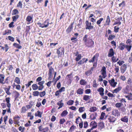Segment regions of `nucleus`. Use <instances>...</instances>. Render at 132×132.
Wrapping results in <instances>:
<instances>
[{"label": "nucleus", "mask_w": 132, "mask_h": 132, "mask_svg": "<svg viewBox=\"0 0 132 132\" xmlns=\"http://www.w3.org/2000/svg\"><path fill=\"white\" fill-rule=\"evenodd\" d=\"M53 61L48 63L47 65V67L48 69V79L51 80L53 77L52 73L54 71L53 67L51 66L53 64Z\"/></svg>", "instance_id": "obj_1"}, {"label": "nucleus", "mask_w": 132, "mask_h": 132, "mask_svg": "<svg viewBox=\"0 0 132 132\" xmlns=\"http://www.w3.org/2000/svg\"><path fill=\"white\" fill-rule=\"evenodd\" d=\"M99 55L98 53H96L91 59L89 60V63H93V66L94 67H97Z\"/></svg>", "instance_id": "obj_2"}, {"label": "nucleus", "mask_w": 132, "mask_h": 132, "mask_svg": "<svg viewBox=\"0 0 132 132\" xmlns=\"http://www.w3.org/2000/svg\"><path fill=\"white\" fill-rule=\"evenodd\" d=\"M101 71V74L102 75V76L101 75H100L99 77V78L98 79V81L100 82L103 81V78H105L107 76L106 69L105 66H103L102 67Z\"/></svg>", "instance_id": "obj_3"}, {"label": "nucleus", "mask_w": 132, "mask_h": 132, "mask_svg": "<svg viewBox=\"0 0 132 132\" xmlns=\"http://www.w3.org/2000/svg\"><path fill=\"white\" fill-rule=\"evenodd\" d=\"M5 76L4 74L2 73L0 74V84L2 85L5 84H8L9 83V77L6 78L5 80Z\"/></svg>", "instance_id": "obj_4"}, {"label": "nucleus", "mask_w": 132, "mask_h": 132, "mask_svg": "<svg viewBox=\"0 0 132 132\" xmlns=\"http://www.w3.org/2000/svg\"><path fill=\"white\" fill-rule=\"evenodd\" d=\"M56 53L58 58L61 57L63 55L64 52V48L63 47H60L57 48Z\"/></svg>", "instance_id": "obj_5"}, {"label": "nucleus", "mask_w": 132, "mask_h": 132, "mask_svg": "<svg viewBox=\"0 0 132 132\" xmlns=\"http://www.w3.org/2000/svg\"><path fill=\"white\" fill-rule=\"evenodd\" d=\"M49 20L50 19H47L42 23L40 22H38L37 23V24L40 27L42 28H46L48 27L49 24Z\"/></svg>", "instance_id": "obj_6"}, {"label": "nucleus", "mask_w": 132, "mask_h": 132, "mask_svg": "<svg viewBox=\"0 0 132 132\" xmlns=\"http://www.w3.org/2000/svg\"><path fill=\"white\" fill-rule=\"evenodd\" d=\"M131 40L129 39H127L126 41V45H125V48L129 52L131 50L132 47V42Z\"/></svg>", "instance_id": "obj_7"}, {"label": "nucleus", "mask_w": 132, "mask_h": 132, "mask_svg": "<svg viewBox=\"0 0 132 132\" xmlns=\"http://www.w3.org/2000/svg\"><path fill=\"white\" fill-rule=\"evenodd\" d=\"M94 44V42L92 39H89L85 43V45L88 47L91 48L93 47Z\"/></svg>", "instance_id": "obj_8"}, {"label": "nucleus", "mask_w": 132, "mask_h": 132, "mask_svg": "<svg viewBox=\"0 0 132 132\" xmlns=\"http://www.w3.org/2000/svg\"><path fill=\"white\" fill-rule=\"evenodd\" d=\"M94 28V26L92 25L91 23L89 22L88 20L85 21V29H88L89 30H92Z\"/></svg>", "instance_id": "obj_9"}, {"label": "nucleus", "mask_w": 132, "mask_h": 132, "mask_svg": "<svg viewBox=\"0 0 132 132\" xmlns=\"http://www.w3.org/2000/svg\"><path fill=\"white\" fill-rule=\"evenodd\" d=\"M21 116L20 117L18 115H17L16 116L14 117L13 119L14 124H16L19 126L20 125L19 124L20 122L19 120L21 119Z\"/></svg>", "instance_id": "obj_10"}, {"label": "nucleus", "mask_w": 132, "mask_h": 132, "mask_svg": "<svg viewBox=\"0 0 132 132\" xmlns=\"http://www.w3.org/2000/svg\"><path fill=\"white\" fill-rule=\"evenodd\" d=\"M107 117L108 120L110 123H113L116 120V118L112 116L109 115Z\"/></svg>", "instance_id": "obj_11"}, {"label": "nucleus", "mask_w": 132, "mask_h": 132, "mask_svg": "<svg viewBox=\"0 0 132 132\" xmlns=\"http://www.w3.org/2000/svg\"><path fill=\"white\" fill-rule=\"evenodd\" d=\"M108 82L113 87H115L117 84L116 82H115V80L114 78L111 79V80H108Z\"/></svg>", "instance_id": "obj_12"}, {"label": "nucleus", "mask_w": 132, "mask_h": 132, "mask_svg": "<svg viewBox=\"0 0 132 132\" xmlns=\"http://www.w3.org/2000/svg\"><path fill=\"white\" fill-rule=\"evenodd\" d=\"M95 68V67L93 66L91 68L90 70H88L85 72V75L87 76H88L91 75L92 73V72L93 71L94 69Z\"/></svg>", "instance_id": "obj_13"}, {"label": "nucleus", "mask_w": 132, "mask_h": 132, "mask_svg": "<svg viewBox=\"0 0 132 132\" xmlns=\"http://www.w3.org/2000/svg\"><path fill=\"white\" fill-rule=\"evenodd\" d=\"M112 114L115 117H118L120 115V113L118 110L116 109H113L112 111Z\"/></svg>", "instance_id": "obj_14"}, {"label": "nucleus", "mask_w": 132, "mask_h": 132, "mask_svg": "<svg viewBox=\"0 0 132 132\" xmlns=\"http://www.w3.org/2000/svg\"><path fill=\"white\" fill-rule=\"evenodd\" d=\"M74 23V22L71 23L70 25L69 26L68 28L66 29V32L68 34L70 33L72 30Z\"/></svg>", "instance_id": "obj_15"}, {"label": "nucleus", "mask_w": 132, "mask_h": 132, "mask_svg": "<svg viewBox=\"0 0 132 132\" xmlns=\"http://www.w3.org/2000/svg\"><path fill=\"white\" fill-rule=\"evenodd\" d=\"M97 125L96 122L94 121H92L90 122L89 124V126L93 129L96 128L97 127Z\"/></svg>", "instance_id": "obj_16"}, {"label": "nucleus", "mask_w": 132, "mask_h": 132, "mask_svg": "<svg viewBox=\"0 0 132 132\" xmlns=\"http://www.w3.org/2000/svg\"><path fill=\"white\" fill-rule=\"evenodd\" d=\"M127 65L125 64H123L120 68V70L122 73L123 74L126 70L127 69Z\"/></svg>", "instance_id": "obj_17"}, {"label": "nucleus", "mask_w": 132, "mask_h": 132, "mask_svg": "<svg viewBox=\"0 0 132 132\" xmlns=\"http://www.w3.org/2000/svg\"><path fill=\"white\" fill-rule=\"evenodd\" d=\"M88 61V59L85 58H83L81 60H80L78 63V66L83 64L85 63H86Z\"/></svg>", "instance_id": "obj_18"}, {"label": "nucleus", "mask_w": 132, "mask_h": 132, "mask_svg": "<svg viewBox=\"0 0 132 132\" xmlns=\"http://www.w3.org/2000/svg\"><path fill=\"white\" fill-rule=\"evenodd\" d=\"M114 52L112 48H110L108 52V56L109 57H111L113 56L114 54Z\"/></svg>", "instance_id": "obj_19"}, {"label": "nucleus", "mask_w": 132, "mask_h": 132, "mask_svg": "<svg viewBox=\"0 0 132 132\" xmlns=\"http://www.w3.org/2000/svg\"><path fill=\"white\" fill-rule=\"evenodd\" d=\"M111 22V20L110 16L108 15L107 16L106 20L104 26H109Z\"/></svg>", "instance_id": "obj_20"}, {"label": "nucleus", "mask_w": 132, "mask_h": 132, "mask_svg": "<svg viewBox=\"0 0 132 132\" xmlns=\"http://www.w3.org/2000/svg\"><path fill=\"white\" fill-rule=\"evenodd\" d=\"M125 45L124 43L121 42L119 44L118 48L120 50H123L125 48Z\"/></svg>", "instance_id": "obj_21"}, {"label": "nucleus", "mask_w": 132, "mask_h": 132, "mask_svg": "<svg viewBox=\"0 0 132 132\" xmlns=\"http://www.w3.org/2000/svg\"><path fill=\"white\" fill-rule=\"evenodd\" d=\"M122 18L121 17L117 18L116 19V21L114 23L113 25H116L117 24L119 25H120L121 24V20H122Z\"/></svg>", "instance_id": "obj_22"}, {"label": "nucleus", "mask_w": 132, "mask_h": 132, "mask_svg": "<svg viewBox=\"0 0 132 132\" xmlns=\"http://www.w3.org/2000/svg\"><path fill=\"white\" fill-rule=\"evenodd\" d=\"M97 91L99 92V94L100 95L102 96H104V89L102 87H101L99 88L97 90Z\"/></svg>", "instance_id": "obj_23"}, {"label": "nucleus", "mask_w": 132, "mask_h": 132, "mask_svg": "<svg viewBox=\"0 0 132 132\" xmlns=\"http://www.w3.org/2000/svg\"><path fill=\"white\" fill-rule=\"evenodd\" d=\"M122 87L119 86V84L118 87L114 89L112 91L113 93H118L122 89Z\"/></svg>", "instance_id": "obj_24"}, {"label": "nucleus", "mask_w": 132, "mask_h": 132, "mask_svg": "<svg viewBox=\"0 0 132 132\" xmlns=\"http://www.w3.org/2000/svg\"><path fill=\"white\" fill-rule=\"evenodd\" d=\"M63 101L62 100H61L58 102L57 103V105L59 106L57 109H59L61 108L63 106H64V104L63 102Z\"/></svg>", "instance_id": "obj_25"}, {"label": "nucleus", "mask_w": 132, "mask_h": 132, "mask_svg": "<svg viewBox=\"0 0 132 132\" xmlns=\"http://www.w3.org/2000/svg\"><path fill=\"white\" fill-rule=\"evenodd\" d=\"M12 31L11 30L7 29L5 30L4 31L3 33V35H8L10 34H11Z\"/></svg>", "instance_id": "obj_26"}, {"label": "nucleus", "mask_w": 132, "mask_h": 132, "mask_svg": "<svg viewBox=\"0 0 132 132\" xmlns=\"http://www.w3.org/2000/svg\"><path fill=\"white\" fill-rule=\"evenodd\" d=\"M39 131L41 132H46L47 131L48 129L47 127H46L44 128H43L42 126H40L38 127Z\"/></svg>", "instance_id": "obj_27"}, {"label": "nucleus", "mask_w": 132, "mask_h": 132, "mask_svg": "<svg viewBox=\"0 0 132 132\" xmlns=\"http://www.w3.org/2000/svg\"><path fill=\"white\" fill-rule=\"evenodd\" d=\"M72 73H71L70 74L66 76V78L69 82L71 83L72 78Z\"/></svg>", "instance_id": "obj_28"}, {"label": "nucleus", "mask_w": 132, "mask_h": 132, "mask_svg": "<svg viewBox=\"0 0 132 132\" xmlns=\"http://www.w3.org/2000/svg\"><path fill=\"white\" fill-rule=\"evenodd\" d=\"M11 87V86H8V87H5L4 88L6 93L8 95H10L11 94V93L10 92Z\"/></svg>", "instance_id": "obj_29"}, {"label": "nucleus", "mask_w": 132, "mask_h": 132, "mask_svg": "<svg viewBox=\"0 0 132 132\" xmlns=\"http://www.w3.org/2000/svg\"><path fill=\"white\" fill-rule=\"evenodd\" d=\"M97 115V114L96 113L95 114H92L90 116L89 119L91 120H94L96 119Z\"/></svg>", "instance_id": "obj_30"}, {"label": "nucleus", "mask_w": 132, "mask_h": 132, "mask_svg": "<svg viewBox=\"0 0 132 132\" xmlns=\"http://www.w3.org/2000/svg\"><path fill=\"white\" fill-rule=\"evenodd\" d=\"M10 97H6L5 98V101L6 102V105L7 107H10L11 106V104L10 103Z\"/></svg>", "instance_id": "obj_31"}, {"label": "nucleus", "mask_w": 132, "mask_h": 132, "mask_svg": "<svg viewBox=\"0 0 132 132\" xmlns=\"http://www.w3.org/2000/svg\"><path fill=\"white\" fill-rule=\"evenodd\" d=\"M84 89H81V88H79L76 91V93L77 94L81 95L83 93Z\"/></svg>", "instance_id": "obj_32"}, {"label": "nucleus", "mask_w": 132, "mask_h": 132, "mask_svg": "<svg viewBox=\"0 0 132 132\" xmlns=\"http://www.w3.org/2000/svg\"><path fill=\"white\" fill-rule=\"evenodd\" d=\"M20 17L19 15H16L13 16L12 17L13 21L16 22L17 19H18Z\"/></svg>", "instance_id": "obj_33"}, {"label": "nucleus", "mask_w": 132, "mask_h": 132, "mask_svg": "<svg viewBox=\"0 0 132 132\" xmlns=\"http://www.w3.org/2000/svg\"><path fill=\"white\" fill-rule=\"evenodd\" d=\"M120 120L122 122L127 123L128 122V117L127 116H124L123 117L121 118Z\"/></svg>", "instance_id": "obj_34"}, {"label": "nucleus", "mask_w": 132, "mask_h": 132, "mask_svg": "<svg viewBox=\"0 0 132 132\" xmlns=\"http://www.w3.org/2000/svg\"><path fill=\"white\" fill-rule=\"evenodd\" d=\"M19 13V11L16 9H14L12 11V15H18Z\"/></svg>", "instance_id": "obj_35"}, {"label": "nucleus", "mask_w": 132, "mask_h": 132, "mask_svg": "<svg viewBox=\"0 0 132 132\" xmlns=\"http://www.w3.org/2000/svg\"><path fill=\"white\" fill-rule=\"evenodd\" d=\"M98 126L101 129L103 128L104 127V123L102 122H100L98 124Z\"/></svg>", "instance_id": "obj_36"}, {"label": "nucleus", "mask_w": 132, "mask_h": 132, "mask_svg": "<svg viewBox=\"0 0 132 132\" xmlns=\"http://www.w3.org/2000/svg\"><path fill=\"white\" fill-rule=\"evenodd\" d=\"M97 108L95 106H93L91 107L89 109V111L91 112H94L97 110Z\"/></svg>", "instance_id": "obj_37"}, {"label": "nucleus", "mask_w": 132, "mask_h": 132, "mask_svg": "<svg viewBox=\"0 0 132 132\" xmlns=\"http://www.w3.org/2000/svg\"><path fill=\"white\" fill-rule=\"evenodd\" d=\"M91 97V96L85 95L83 96V100L85 101H87Z\"/></svg>", "instance_id": "obj_38"}, {"label": "nucleus", "mask_w": 132, "mask_h": 132, "mask_svg": "<svg viewBox=\"0 0 132 132\" xmlns=\"http://www.w3.org/2000/svg\"><path fill=\"white\" fill-rule=\"evenodd\" d=\"M13 46L18 49H21L22 48V46L21 45L16 43H13Z\"/></svg>", "instance_id": "obj_39"}, {"label": "nucleus", "mask_w": 132, "mask_h": 132, "mask_svg": "<svg viewBox=\"0 0 132 132\" xmlns=\"http://www.w3.org/2000/svg\"><path fill=\"white\" fill-rule=\"evenodd\" d=\"M116 37L115 35L112 34H110L109 35L108 38V39L109 40L111 41L115 38Z\"/></svg>", "instance_id": "obj_40"}, {"label": "nucleus", "mask_w": 132, "mask_h": 132, "mask_svg": "<svg viewBox=\"0 0 132 132\" xmlns=\"http://www.w3.org/2000/svg\"><path fill=\"white\" fill-rule=\"evenodd\" d=\"M68 112L66 110H64L61 114V115L62 117H64L68 114Z\"/></svg>", "instance_id": "obj_41"}, {"label": "nucleus", "mask_w": 132, "mask_h": 132, "mask_svg": "<svg viewBox=\"0 0 132 132\" xmlns=\"http://www.w3.org/2000/svg\"><path fill=\"white\" fill-rule=\"evenodd\" d=\"M14 81L17 84H20V79L18 77H16L14 80Z\"/></svg>", "instance_id": "obj_42"}, {"label": "nucleus", "mask_w": 132, "mask_h": 132, "mask_svg": "<svg viewBox=\"0 0 132 132\" xmlns=\"http://www.w3.org/2000/svg\"><path fill=\"white\" fill-rule=\"evenodd\" d=\"M27 110V109H26V107L25 106H23L21 108L20 112L21 113H24L26 112Z\"/></svg>", "instance_id": "obj_43"}, {"label": "nucleus", "mask_w": 132, "mask_h": 132, "mask_svg": "<svg viewBox=\"0 0 132 132\" xmlns=\"http://www.w3.org/2000/svg\"><path fill=\"white\" fill-rule=\"evenodd\" d=\"M103 20V18H100L96 22V24L98 25L99 27H100L101 26L100 24H101V22Z\"/></svg>", "instance_id": "obj_44"}, {"label": "nucleus", "mask_w": 132, "mask_h": 132, "mask_svg": "<svg viewBox=\"0 0 132 132\" xmlns=\"http://www.w3.org/2000/svg\"><path fill=\"white\" fill-rule=\"evenodd\" d=\"M32 87L33 90H36L38 88V86L36 84H33L32 86Z\"/></svg>", "instance_id": "obj_45"}, {"label": "nucleus", "mask_w": 132, "mask_h": 132, "mask_svg": "<svg viewBox=\"0 0 132 132\" xmlns=\"http://www.w3.org/2000/svg\"><path fill=\"white\" fill-rule=\"evenodd\" d=\"M42 113H41L39 111H38L37 113L35 114V116L36 117L38 116L39 117L41 118Z\"/></svg>", "instance_id": "obj_46"}, {"label": "nucleus", "mask_w": 132, "mask_h": 132, "mask_svg": "<svg viewBox=\"0 0 132 132\" xmlns=\"http://www.w3.org/2000/svg\"><path fill=\"white\" fill-rule=\"evenodd\" d=\"M88 36L87 34L85 35L83 38L82 40L85 43L88 40L87 37Z\"/></svg>", "instance_id": "obj_47"}, {"label": "nucleus", "mask_w": 132, "mask_h": 132, "mask_svg": "<svg viewBox=\"0 0 132 132\" xmlns=\"http://www.w3.org/2000/svg\"><path fill=\"white\" fill-rule=\"evenodd\" d=\"M35 44L39 46H42L43 44L42 42L40 40H38V41H35Z\"/></svg>", "instance_id": "obj_48"}, {"label": "nucleus", "mask_w": 132, "mask_h": 132, "mask_svg": "<svg viewBox=\"0 0 132 132\" xmlns=\"http://www.w3.org/2000/svg\"><path fill=\"white\" fill-rule=\"evenodd\" d=\"M32 16H28L26 19V21L30 22L32 20Z\"/></svg>", "instance_id": "obj_49"}, {"label": "nucleus", "mask_w": 132, "mask_h": 132, "mask_svg": "<svg viewBox=\"0 0 132 132\" xmlns=\"http://www.w3.org/2000/svg\"><path fill=\"white\" fill-rule=\"evenodd\" d=\"M74 101L72 100H69L67 102L68 105H73L74 103Z\"/></svg>", "instance_id": "obj_50"}, {"label": "nucleus", "mask_w": 132, "mask_h": 132, "mask_svg": "<svg viewBox=\"0 0 132 132\" xmlns=\"http://www.w3.org/2000/svg\"><path fill=\"white\" fill-rule=\"evenodd\" d=\"M80 84L81 85H86L87 82L83 79H81L80 81Z\"/></svg>", "instance_id": "obj_51"}, {"label": "nucleus", "mask_w": 132, "mask_h": 132, "mask_svg": "<svg viewBox=\"0 0 132 132\" xmlns=\"http://www.w3.org/2000/svg\"><path fill=\"white\" fill-rule=\"evenodd\" d=\"M77 57H76L75 60L76 61H78L80 60L81 59L82 56L81 54H79L78 55L76 56Z\"/></svg>", "instance_id": "obj_52"}, {"label": "nucleus", "mask_w": 132, "mask_h": 132, "mask_svg": "<svg viewBox=\"0 0 132 132\" xmlns=\"http://www.w3.org/2000/svg\"><path fill=\"white\" fill-rule=\"evenodd\" d=\"M76 127L74 125H72L70 127L69 130V132H72V131H73L74 130L76 129Z\"/></svg>", "instance_id": "obj_53"}, {"label": "nucleus", "mask_w": 132, "mask_h": 132, "mask_svg": "<svg viewBox=\"0 0 132 132\" xmlns=\"http://www.w3.org/2000/svg\"><path fill=\"white\" fill-rule=\"evenodd\" d=\"M19 130L21 131V132H24L25 130V128L24 127L22 126H20L18 128Z\"/></svg>", "instance_id": "obj_54"}, {"label": "nucleus", "mask_w": 132, "mask_h": 132, "mask_svg": "<svg viewBox=\"0 0 132 132\" xmlns=\"http://www.w3.org/2000/svg\"><path fill=\"white\" fill-rule=\"evenodd\" d=\"M114 66L115 67L114 70L116 71V73H118L119 70V67L118 66H117L116 64L114 65Z\"/></svg>", "instance_id": "obj_55"}, {"label": "nucleus", "mask_w": 132, "mask_h": 132, "mask_svg": "<svg viewBox=\"0 0 132 132\" xmlns=\"http://www.w3.org/2000/svg\"><path fill=\"white\" fill-rule=\"evenodd\" d=\"M31 121H28V122L24 124V126L26 127H30L31 126Z\"/></svg>", "instance_id": "obj_56"}, {"label": "nucleus", "mask_w": 132, "mask_h": 132, "mask_svg": "<svg viewBox=\"0 0 132 132\" xmlns=\"http://www.w3.org/2000/svg\"><path fill=\"white\" fill-rule=\"evenodd\" d=\"M46 94V92L45 91L40 92L39 93V96L40 97H42L44 96Z\"/></svg>", "instance_id": "obj_57"}, {"label": "nucleus", "mask_w": 132, "mask_h": 132, "mask_svg": "<svg viewBox=\"0 0 132 132\" xmlns=\"http://www.w3.org/2000/svg\"><path fill=\"white\" fill-rule=\"evenodd\" d=\"M14 93L15 94V97L16 98H18L20 95L19 93L16 91H14Z\"/></svg>", "instance_id": "obj_58"}, {"label": "nucleus", "mask_w": 132, "mask_h": 132, "mask_svg": "<svg viewBox=\"0 0 132 132\" xmlns=\"http://www.w3.org/2000/svg\"><path fill=\"white\" fill-rule=\"evenodd\" d=\"M39 94V93L38 91H35L33 92L32 95L34 96H38Z\"/></svg>", "instance_id": "obj_59"}, {"label": "nucleus", "mask_w": 132, "mask_h": 132, "mask_svg": "<svg viewBox=\"0 0 132 132\" xmlns=\"http://www.w3.org/2000/svg\"><path fill=\"white\" fill-rule=\"evenodd\" d=\"M22 4L21 1H19L16 7H18L22 8Z\"/></svg>", "instance_id": "obj_60"}, {"label": "nucleus", "mask_w": 132, "mask_h": 132, "mask_svg": "<svg viewBox=\"0 0 132 132\" xmlns=\"http://www.w3.org/2000/svg\"><path fill=\"white\" fill-rule=\"evenodd\" d=\"M85 110V109L84 107H80L79 108L78 111L80 113H81L84 112Z\"/></svg>", "instance_id": "obj_61"}, {"label": "nucleus", "mask_w": 132, "mask_h": 132, "mask_svg": "<svg viewBox=\"0 0 132 132\" xmlns=\"http://www.w3.org/2000/svg\"><path fill=\"white\" fill-rule=\"evenodd\" d=\"M122 105V104L120 103H117L115 104V106L116 108H119Z\"/></svg>", "instance_id": "obj_62"}, {"label": "nucleus", "mask_w": 132, "mask_h": 132, "mask_svg": "<svg viewBox=\"0 0 132 132\" xmlns=\"http://www.w3.org/2000/svg\"><path fill=\"white\" fill-rule=\"evenodd\" d=\"M125 63L124 61H121L119 60L117 62V64H118L119 66H121L123 64Z\"/></svg>", "instance_id": "obj_63"}, {"label": "nucleus", "mask_w": 132, "mask_h": 132, "mask_svg": "<svg viewBox=\"0 0 132 132\" xmlns=\"http://www.w3.org/2000/svg\"><path fill=\"white\" fill-rule=\"evenodd\" d=\"M98 85L96 82V81L95 79L94 80L93 82V87H96Z\"/></svg>", "instance_id": "obj_64"}]
</instances>
